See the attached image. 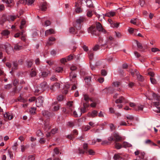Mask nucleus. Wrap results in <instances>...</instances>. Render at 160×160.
Segmentation results:
<instances>
[{"label": "nucleus", "mask_w": 160, "mask_h": 160, "mask_svg": "<svg viewBox=\"0 0 160 160\" xmlns=\"http://www.w3.org/2000/svg\"><path fill=\"white\" fill-rule=\"evenodd\" d=\"M8 154L9 155V157H10V158L11 159H13L14 157H13V154L12 153V152L9 150H8Z\"/></svg>", "instance_id": "obj_50"}, {"label": "nucleus", "mask_w": 160, "mask_h": 160, "mask_svg": "<svg viewBox=\"0 0 160 160\" xmlns=\"http://www.w3.org/2000/svg\"><path fill=\"white\" fill-rule=\"evenodd\" d=\"M50 75V72L49 70H47L42 72V75L43 77H45Z\"/></svg>", "instance_id": "obj_24"}, {"label": "nucleus", "mask_w": 160, "mask_h": 160, "mask_svg": "<svg viewBox=\"0 0 160 160\" xmlns=\"http://www.w3.org/2000/svg\"><path fill=\"white\" fill-rule=\"evenodd\" d=\"M56 40V39L55 38L53 37H51L49 38L48 39V41L47 42V45H50L52 44V43L51 42H53L54 41Z\"/></svg>", "instance_id": "obj_27"}, {"label": "nucleus", "mask_w": 160, "mask_h": 160, "mask_svg": "<svg viewBox=\"0 0 160 160\" xmlns=\"http://www.w3.org/2000/svg\"><path fill=\"white\" fill-rule=\"evenodd\" d=\"M27 66L28 68H31L32 64L33 62L32 61V60H27L26 61Z\"/></svg>", "instance_id": "obj_29"}, {"label": "nucleus", "mask_w": 160, "mask_h": 160, "mask_svg": "<svg viewBox=\"0 0 160 160\" xmlns=\"http://www.w3.org/2000/svg\"><path fill=\"white\" fill-rule=\"evenodd\" d=\"M150 79L151 82L153 84H155L157 83L156 80L153 78L150 77Z\"/></svg>", "instance_id": "obj_56"}, {"label": "nucleus", "mask_w": 160, "mask_h": 160, "mask_svg": "<svg viewBox=\"0 0 160 160\" xmlns=\"http://www.w3.org/2000/svg\"><path fill=\"white\" fill-rule=\"evenodd\" d=\"M107 72L105 70H102L101 71V74L102 76H105L107 74Z\"/></svg>", "instance_id": "obj_59"}, {"label": "nucleus", "mask_w": 160, "mask_h": 160, "mask_svg": "<svg viewBox=\"0 0 160 160\" xmlns=\"http://www.w3.org/2000/svg\"><path fill=\"white\" fill-rule=\"evenodd\" d=\"M51 128V127L49 124L48 122L47 121H45L44 126L43 127V129L45 131H47Z\"/></svg>", "instance_id": "obj_17"}, {"label": "nucleus", "mask_w": 160, "mask_h": 160, "mask_svg": "<svg viewBox=\"0 0 160 160\" xmlns=\"http://www.w3.org/2000/svg\"><path fill=\"white\" fill-rule=\"evenodd\" d=\"M36 98L35 97H30L28 99V101L30 102H32L34 101H36Z\"/></svg>", "instance_id": "obj_58"}, {"label": "nucleus", "mask_w": 160, "mask_h": 160, "mask_svg": "<svg viewBox=\"0 0 160 160\" xmlns=\"http://www.w3.org/2000/svg\"><path fill=\"white\" fill-rule=\"evenodd\" d=\"M73 26L76 28V29L77 30H80L81 28V24H80L76 22L73 23Z\"/></svg>", "instance_id": "obj_26"}, {"label": "nucleus", "mask_w": 160, "mask_h": 160, "mask_svg": "<svg viewBox=\"0 0 160 160\" xmlns=\"http://www.w3.org/2000/svg\"><path fill=\"white\" fill-rule=\"evenodd\" d=\"M18 68V63L17 61H14L12 62V71L17 70Z\"/></svg>", "instance_id": "obj_14"}, {"label": "nucleus", "mask_w": 160, "mask_h": 160, "mask_svg": "<svg viewBox=\"0 0 160 160\" xmlns=\"http://www.w3.org/2000/svg\"><path fill=\"white\" fill-rule=\"evenodd\" d=\"M55 33V32L54 30L51 28L45 31V35L47 36L51 34H54Z\"/></svg>", "instance_id": "obj_15"}, {"label": "nucleus", "mask_w": 160, "mask_h": 160, "mask_svg": "<svg viewBox=\"0 0 160 160\" xmlns=\"http://www.w3.org/2000/svg\"><path fill=\"white\" fill-rule=\"evenodd\" d=\"M132 146V145H131L130 143H129L126 142H124L122 144V147L125 148L127 147H131Z\"/></svg>", "instance_id": "obj_28"}, {"label": "nucleus", "mask_w": 160, "mask_h": 160, "mask_svg": "<svg viewBox=\"0 0 160 160\" xmlns=\"http://www.w3.org/2000/svg\"><path fill=\"white\" fill-rule=\"evenodd\" d=\"M22 46H19L18 44H16L14 47V49L16 51L22 49Z\"/></svg>", "instance_id": "obj_40"}, {"label": "nucleus", "mask_w": 160, "mask_h": 160, "mask_svg": "<svg viewBox=\"0 0 160 160\" xmlns=\"http://www.w3.org/2000/svg\"><path fill=\"white\" fill-rule=\"evenodd\" d=\"M83 102V107L81 108L80 109L81 114L80 116H81L82 113H84L86 112L87 111V109L89 107V103L88 102Z\"/></svg>", "instance_id": "obj_4"}, {"label": "nucleus", "mask_w": 160, "mask_h": 160, "mask_svg": "<svg viewBox=\"0 0 160 160\" xmlns=\"http://www.w3.org/2000/svg\"><path fill=\"white\" fill-rule=\"evenodd\" d=\"M110 129L111 131L114 130L115 129V127L114 125L112 123H111L109 125Z\"/></svg>", "instance_id": "obj_55"}, {"label": "nucleus", "mask_w": 160, "mask_h": 160, "mask_svg": "<svg viewBox=\"0 0 160 160\" xmlns=\"http://www.w3.org/2000/svg\"><path fill=\"white\" fill-rule=\"evenodd\" d=\"M86 20V19L85 17H81L77 19L76 22L80 24H81L82 22H84Z\"/></svg>", "instance_id": "obj_19"}, {"label": "nucleus", "mask_w": 160, "mask_h": 160, "mask_svg": "<svg viewBox=\"0 0 160 160\" xmlns=\"http://www.w3.org/2000/svg\"><path fill=\"white\" fill-rule=\"evenodd\" d=\"M127 119L130 120H132L134 119V117L132 115H129L125 117Z\"/></svg>", "instance_id": "obj_62"}, {"label": "nucleus", "mask_w": 160, "mask_h": 160, "mask_svg": "<svg viewBox=\"0 0 160 160\" xmlns=\"http://www.w3.org/2000/svg\"><path fill=\"white\" fill-rule=\"evenodd\" d=\"M35 159V157L33 155L29 156L28 157V160H34Z\"/></svg>", "instance_id": "obj_64"}, {"label": "nucleus", "mask_w": 160, "mask_h": 160, "mask_svg": "<svg viewBox=\"0 0 160 160\" xmlns=\"http://www.w3.org/2000/svg\"><path fill=\"white\" fill-rule=\"evenodd\" d=\"M98 112L96 110H94L91 113L89 112L88 114V115L89 117L94 118L97 115Z\"/></svg>", "instance_id": "obj_20"}, {"label": "nucleus", "mask_w": 160, "mask_h": 160, "mask_svg": "<svg viewBox=\"0 0 160 160\" xmlns=\"http://www.w3.org/2000/svg\"><path fill=\"white\" fill-rule=\"evenodd\" d=\"M43 92V91H42V89L39 87L38 88H37L35 90V93L36 95H37Z\"/></svg>", "instance_id": "obj_31"}, {"label": "nucleus", "mask_w": 160, "mask_h": 160, "mask_svg": "<svg viewBox=\"0 0 160 160\" xmlns=\"http://www.w3.org/2000/svg\"><path fill=\"white\" fill-rule=\"evenodd\" d=\"M18 99L19 101L22 102H25L27 101V100L23 98L21 95L18 97Z\"/></svg>", "instance_id": "obj_30"}, {"label": "nucleus", "mask_w": 160, "mask_h": 160, "mask_svg": "<svg viewBox=\"0 0 160 160\" xmlns=\"http://www.w3.org/2000/svg\"><path fill=\"white\" fill-rule=\"evenodd\" d=\"M107 89L108 92L111 94L112 93L115 91V89L112 87H109Z\"/></svg>", "instance_id": "obj_33"}, {"label": "nucleus", "mask_w": 160, "mask_h": 160, "mask_svg": "<svg viewBox=\"0 0 160 160\" xmlns=\"http://www.w3.org/2000/svg\"><path fill=\"white\" fill-rule=\"evenodd\" d=\"M42 114L43 116L48 117L49 116V112L47 111H42Z\"/></svg>", "instance_id": "obj_42"}, {"label": "nucleus", "mask_w": 160, "mask_h": 160, "mask_svg": "<svg viewBox=\"0 0 160 160\" xmlns=\"http://www.w3.org/2000/svg\"><path fill=\"white\" fill-rule=\"evenodd\" d=\"M35 0H28L27 1V4L28 5H32L34 2Z\"/></svg>", "instance_id": "obj_60"}, {"label": "nucleus", "mask_w": 160, "mask_h": 160, "mask_svg": "<svg viewBox=\"0 0 160 160\" xmlns=\"http://www.w3.org/2000/svg\"><path fill=\"white\" fill-rule=\"evenodd\" d=\"M37 74V72L36 71V69H31V71L30 73V76L31 77H35Z\"/></svg>", "instance_id": "obj_32"}, {"label": "nucleus", "mask_w": 160, "mask_h": 160, "mask_svg": "<svg viewBox=\"0 0 160 160\" xmlns=\"http://www.w3.org/2000/svg\"><path fill=\"white\" fill-rule=\"evenodd\" d=\"M137 20V18H133L131 20L130 22L134 25H136Z\"/></svg>", "instance_id": "obj_52"}, {"label": "nucleus", "mask_w": 160, "mask_h": 160, "mask_svg": "<svg viewBox=\"0 0 160 160\" xmlns=\"http://www.w3.org/2000/svg\"><path fill=\"white\" fill-rule=\"evenodd\" d=\"M44 98L42 96L38 97L36 100V104L38 107H40L42 106L44 102Z\"/></svg>", "instance_id": "obj_2"}, {"label": "nucleus", "mask_w": 160, "mask_h": 160, "mask_svg": "<svg viewBox=\"0 0 160 160\" xmlns=\"http://www.w3.org/2000/svg\"><path fill=\"white\" fill-rule=\"evenodd\" d=\"M87 15L88 17H91L92 16V11L90 10L88 11L87 12Z\"/></svg>", "instance_id": "obj_61"}, {"label": "nucleus", "mask_w": 160, "mask_h": 160, "mask_svg": "<svg viewBox=\"0 0 160 160\" xmlns=\"http://www.w3.org/2000/svg\"><path fill=\"white\" fill-rule=\"evenodd\" d=\"M107 39L105 43L104 44H102L101 45V47L104 46V45L110 44L111 45L114 41V38L112 36L108 34L106 36Z\"/></svg>", "instance_id": "obj_1"}, {"label": "nucleus", "mask_w": 160, "mask_h": 160, "mask_svg": "<svg viewBox=\"0 0 160 160\" xmlns=\"http://www.w3.org/2000/svg\"><path fill=\"white\" fill-rule=\"evenodd\" d=\"M91 78L90 76H86L84 78V80L86 83L88 85H89L91 81Z\"/></svg>", "instance_id": "obj_23"}, {"label": "nucleus", "mask_w": 160, "mask_h": 160, "mask_svg": "<svg viewBox=\"0 0 160 160\" xmlns=\"http://www.w3.org/2000/svg\"><path fill=\"white\" fill-rule=\"evenodd\" d=\"M18 145V144L17 142H16L14 143V145L12 147V148L14 150H16L17 149V146Z\"/></svg>", "instance_id": "obj_57"}, {"label": "nucleus", "mask_w": 160, "mask_h": 160, "mask_svg": "<svg viewBox=\"0 0 160 160\" xmlns=\"http://www.w3.org/2000/svg\"><path fill=\"white\" fill-rule=\"evenodd\" d=\"M60 87V84L58 82L55 83L50 88V89L52 92H53L57 89L59 88Z\"/></svg>", "instance_id": "obj_12"}, {"label": "nucleus", "mask_w": 160, "mask_h": 160, "mask_svg": "<svg viewBox=\"0 0 160 160\" xmlns=\"http://www.w3.org/2000/svg\"><path fill=\"white\" fill-rule=\"evenodd\" d=\"M139 3L142 7L144 6L145 5V1L144 0H140Z\"/></svg>", "instance_id": "obj_53"}, {"label": "nucleus", "mask_w": 160, "mask_h": 160, "mask_svg": "<svg viewBox=\"0 0 160 160\" xmlns=\"http://www.w3.org/2000/svg\"><path fill=\"white\" fill-rule=\"evenodd\" d=\"M115 102L117 103H121L123 102L126 103L128 102V100L123 97L121 96L118 99H116Z\"/></svg>", "instance_id": "obj_9"}, {"label": "nucleus", "mask_w": 160, "mask_h": 160, "mask_svg": "<svg viewBox=\"0 0 160 160\" xmlns=\"http://www.w3.org/2000/svg\"><path fill=\"white\" fill-rule=\"evenodd\" d=\"M8 20L9 21H13L14 19L16 18V16H15L9 15L8 16Z\"/></svg>", "instance_id": "obj_35"}, {"label": "nucleus", "mask_w": 160, "mask_h": 160, "mask_svg": "<svg viewBox=\"0 0 160 160\" xmlns=\"http://www.w3.org/2000/svg\"><path fill=\"white\" fill-rule=\"evenodd\" d=\"M8 20V19L7 16L5 14H3L0 20V25L3 26L4 23Z\"/></svg>", "instance_id": "obj_10"}, {"label": "nucleus", "mask_w": 160, "mask_h": 160, "mask_svg": "<svg viewBox=\"0 0 160 160\" xmlns=\"http://www.w3.org/2000/svg\"><path fill=\"white\" fill-rule=\"evenodd\" d=\"M69 31L70 33L72 34H76L77 33V32L75 31L74 28L72 27L70 28Z\"/></svg>", "instance_id": "obj_34"}, {"label": "nucleus", "mask_w": 160, "mask_h": 160, "mask_svg": "<svg viewBox=\"0 0 160 160\" xmlns=\"http://www.w3.org/2000/svg\"><path fill=\"white\" fill-rule=\"evenodd\" d=\"M5 50L6 52L9 54L13 52V49L10 44L6 45H5Z\"/></svg>", "instance_id": "obj_8"}, {"label": "nucleus", "mask_w": 160, "mask_h": 160, "mask_svg": "<svg viewBox=\"0 0 160 160\" xmlns=\"http://www.w3.org/2000/svg\"><path fill=\"white\" fill-rule=\"evenodd\" d=\"M26 21L24 19H22L21 22L20 29H22L23 28V26L26 24Z\"/></svg>", "instance_id": "obj_39"}, {"label": "nucleus", "mask_w": 160, "mask_h": 160, "mask_svg": "<svg viewBox=\"0 0 160 160\" xmlns=\"http://www.w3.org/2000/svg\"><path fill=\"white\" fill-rule=\"evenodd\" d=\"M88 54L89 59L91 60H92L93 58V53L91 51H89L88 52Z\"/></svg>", "instance_id": "obj_37"}, {"label": "nucleus", "mask_w": 160, "mask_h": 160, "mask_svg": "<svg viewBox=\"0 0 160 160\" xmlns=\"http://www.w3.org/2000/svg\"><path fill=\"white\" fill-rule=\"evenodd\" d=\"M153 97V99L154 101H159L160 100V96L157 94H155L154 93H152V95Z\"/></svg>", "instance_id": "obj_18"}, {"label": "nucleus", "mask_w": 160, "mask_h": 160, "mask_svg": "<svg viewBox=\"0 0 160 160\" xmlns=\"http://www.w3.org/2000/svg\"><path fill=\"white\" fill-rule=\"evenodd\" d=\"M4 117L8 120H11L13 118V116L10 113H6L4 114Z\"/></svg>", "instance_id": "obj_21"}, {"label": "nucleus", "mask_w": 160, "mask_h": 160, "mask_svg": "<svg viewBox=\"0 0 160 160\" xmlns=\"http://www.w3.org/2000/svg\"><path fill=\"white\" fill-rule=\"evenodd\" d=\"M115 12H108V13H106L105 15L103 14L102 15H98V18L99 19H100V20H102V18L100 19V17L101 16L103 17V18H104V16H106L108 17H113L115 15Z\"/></svg>", "instance_id": "obj_5"}, {"label": "nucleus", "mask_w": 160, "mask_h": 160, "mask_svg": "<svg viewBox=\"0 0 160 160\" xmlns=\"http://www.w3.org/2000/svg\"><path fill=\"white\" fill-rule=\"evenodd\" d=\"M143 107L142 105L138 106L137 107L135 108V109L136 111H142L143 110Z\"/></svg>", "instance_id": "obj_49"}, {"label": "nucleus", "mask_w": 160, "mask_h": 160, "mask_svg": "<svg viewBox=\"0 0 160 160\" xmlns=\"http://www.w3.org/2000/svg\"><path fill=\"white\" fill-rule=\"evenodd\" d=\"M87 153H88L90 155H94L95 153V152L92 149H89L87 151Z\"/></svg>", "instance_id": "obj_54"}, {"label": "nucleus", "mask_w": 160, "mask_h": 160, "mask_svg": "<svg viewBox=\"0 0 160 160\" xmlns=\"http://www.w3.org/2000/svg\"><path fill=\"white\" fill-rule=\"evenodd\" d=\"M36 108H32L29 110L31 114H34L35 113Z\"/></svg>", "instance_id": "obj_51"}, {"label": "nucleus", "mask_w": 160, "mask_h": 160, "mask_svg": "<svg viewBox=\"0 0 160 160\" xmlns=\"http://www.w3.org/2000/svg\"><path fill=\"white\" fill-rule=\"evenodd\" d=\"M81 2V1L79 0L78 2H75V7H76V8L75 9V12L78 13H81L82 11V9L81 8V7H79V4L78 3H80Z\"/></svg>", "instance_id": "obj_7"}, {"label": "nucleus", "mask_w": 160, "mask_h": 160, "mask_svg": "<svg viewBox=\"0 0 160 160\" xmlns=\"http://www.w3.org/2000/svg\"><path fill=\"white\" fill-rule=\"evenodd\" d=\"M40 87L42 89V91H43L48 87V86L47 85V82H44L41 83Z\"/></svg>", "instance_id": "obj_13"}, {"label": "nucleus", "mask_w": 160, "mask_h": 160, "mask_svg": "<svg viewBox=\"0 0 160 160\" xmlns=\"http://www.w3.org/2000/svg\"><path fill=\"white\" fill-rule=\"evenodd\" d=\"M154 106L156 107L158 109H159L160 107H158V106L160 105V103L159 102V101L154 102H153Z\"/></svg>", "instance_id": "obj_36"}, {"label": "nucleus", "mask_w": 160, "mask_h": 160, "mask_svg": "<svg viewBox=\"0 0 160 160\" xmlns=\"http://www.w3.org/2000/svg\"><path fill=\"white\" fill-rule=\"evenodd\" d=\"M88 144L86 143H84L83 145V149H84V150L85 151L86 153H87V151L88 150Z\"/></svg>", "instance_id": "obj_47"}, {"label": "nucleus", "mask_w": 160, "mask_h": 160, "mask_svg": "<svg viewBox=\"0 0 160 160\" xmlns=\"http://www.w3.org/2000/svg\"><path fill=\"white\" fill-rule=\"evenodd\" d=\"M136 156L139 155L138 157L142 159L144 158L145 153L144 152H141L140 150H137L134 152Z\"/></svg>", "instance_id": "obj_6"}, {"label": "nucleus", "mask_w": 160, "mask_h": 160, "mask_svg": "<svg viewBox=\"0 0 160 160\" xmlns=\"http://www.w3.org/2000/svg\"><path fill=\"white\" fill-rule=\"evenodd\" d=\"M9 33V32L7 30L3 31L2 33V34L4 36L8 35Z\"/></svg>", "instance_id": "obj_43"}, {"label": "nucleus", "mask_w": 160, "mask_h": 160, "mask_svg": "<svg viewBox=\"0 0 160 160\" xmlns=\"http://www.w3.org/2000/svg\"><path fill=\"white\" fill-rule=\"evenodd\" d=\"M115 147L116 148L118 149H120L122 147V145H121L120 143H116Z\"/></svg>", "instance_id": "obj_46"}, {"label": "nucleus", "mask_w": 160, "mask_h": 160, "mask_svg": "<svg viewBox=\"0 0 160 160\" xmlns=\"http://www.w3.org/2000/svg\"><path fill=\"white\" fill-rule=\"evenodd\" d=\"M88 32L89 33H91L93 36H98L99 35L98 31L96 30L94 27L92 26L90 27L88 29Z\"/></svg>", "instance_id": "obj_3"}, {"label": "nucleus", "mask_w": 160, "mask_h": 160, "mask_svg": "<svg viewBox=\"0 0 160 160\" xmlns=\"http://www.w3.org/2000/svg\"><path fill=\"white\" fill-rule=\"evenodd\" d=\"M47 3L43 1L41 2L39 6L40 9L43 11H45L47 9Z\"/></svg>", "instance_id": "obj_11"}, {"label": "nucleus", "mask_w": 160, "mask_h": 160, "mask_svg": "<svg viewBox=\"0 0 160 160\" xmlns=\"http://www.w3.org/2000/svg\"><path fill=\"white\" fill-rule=\"evenodd\" d=\"M63 70V68L61 67H58L56 68L55 71L57 72H61Z\"/></svg>", "instance_id": "obj_45"}, {"label": "nucleus", "mask_w": 160, "mask_h": 160, "mask_svg": "<svg viewBox=\"0 0 160 160\" xmlns=\"http://www.w3.org/2000/svg\"><path fill=\"white\" fill-rule=\"evenodd\" d=\"M119 154H115L113 157L114 159L115 160L122 159V158L120 156Z\"/></svg>", "instance_id": "obj_38"}, {"label": "nucleus", "mask_w": 160, "mask_h": 160, "mask_svg": "<svg viewBox=\"0 0 160 160\" xmlns=\"http://www.w3.org/2000/svg\"><path fill=\"white\" fill-rule=\"evenodd\" d=\"M96 26L97 30L98 31V33L99 34V32L101 31V30H102V25L100 22H97Z\"/></svg>", "instance_id": "obj_25"}, {"label": "nucleus", "mask_w": 160, "mask_h": 160, "mask_svg": "<svg viewBox=\"0 0 160 160\" xmlns=\"http://www.w3.org/2000/svg\"><path fill=\"white\" fill-rule=\"evenodd\" d=\"M28 147L27 146H25L23 145H21V151L22 152H24Z\"/></svg>", "instance_id": "obj_48"}, {"label": "nucleus", "mask_w": 160, "mask_h": 160, "mask_svg": "<svg viewBox=\"0 0 160 160\" xmlns=\"http://www.w3.org/2000/svg\"><path fill=\"white\" fill-rule=\"evenodd\" d=\"M137 79L141 82H142L144 80L143 77L140 74L137 76Z\"/></svg>", "instance_id": "obj_41"}, {"label": "nucleus", "mask_w": 160, "mask_h": 160, "mask_svg": "<svg viewBox=\"0 0 160 160\" xmlns=\"http://www.w3.org/2000/svg\"><path fill=\"white\" fill-rule=\"evenodd\" d=\"M72 134L74 137L76 135H77L78 134V131L76 129L73 130Z\"/></svg>", "instance_id": "obj_63"}, {"label": "nucleus", "mask_w": 160, "mask_h": 160, "mask_svg": "<svg viewBox=\"0 0 160 160\" xmlns=\"http://www.w3.org/2000/svg\"><path fill=\"white\" fill-rule=\"evenodd\" d=\"M113 136L115 138L114 140L116 142L119 141L121 140L122 138L119 135L118 133H115L113 134Z\"/></svg>", "instance_id": "obj_16"}, {"label": "nucleus", "mask_w": 160, "mask_h": 160, "mask_svg": "<svg viewBox=\"0 0 160 160\" xmlns=\"http://www.w3.org/2000/svg\"><path fill=\"white\" fill-rule=\"evenodd\" d=\"M83 97L84 99L86 101V102H88V103L89 100L92 102L93 101L92 99L90 98L87 94L83 95Z\"/></svg>", "instance_id": "obj_22"}, {"label": "nucleus", "mask_w": 160, "mask_h": 160, "mask_svg": "<svg viewBox=\"0 0 160 160\" xmlns=\"http://www.w3.org/2000/svg\"><path fill=\"white\" fill-rule=\"evenodd\" d=\"M63 96L62 95H60L57 96V99L58 101H61L63 99Z\"/></svg>", "instance_id": "obj_44"}]
</instances>
